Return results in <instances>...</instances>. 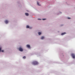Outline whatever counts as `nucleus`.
<instances>
[{"mask_svg":"<svg viewBox=\"0 0 75 75\" xmlns=\"http://www.w3.org/2000/svg\"><path fill=\"white\" fill-rule=\"evenodd\" d=\"M32 64L34 65H38V63L36 61H35L33 62Z\"/></svg>","mask_w":75,"mask_h":75,"instance_id":"obj_1","label":"nucleus"},{"mask_svg":"<svg viewBox=\"0 0 75 75\" xmlns=\"http://www.w3.org/2000/svg\"><path fill=\"white\" fill-rule=\"evenodd\" d=\"M71 56L74 59L75 58V54H71Z\"/></svg>","mask_w":75,"mask_h":75,"instance_id":"obj_2","label":"nucleus"},{"mask_svg":"<svg viewBox=\"0 0 75 75\" xmlns=\"http://www.w3.org/2000/svg\"><path fill=\"white\" fill-rule=\"evenodd\" d=\"M19 50L20 51H21V52H22L23 51V49H22L21 47H20L19 48Z\"/></svg>","mask_w":75,"mask_h":75,"instance_id":"obj_3","label":"nucleus"},{"mask_svg":"<svg viewBox=\"0 0 75 75\" xmlns=\"http://www.w3.org/2000/svg\"><path fill=\"white\" fill-rule=\"evenodd\" d=\"M26 46H27V47H28V48H30V45H27Z\"/></svg>","mask_w":75,"mask_h":75,"instance_id":"obj_4","label":"nucleus"},{"mask_svg":"<svg viewBox=\"0 0 75 75\" xmlns=\"http://www.w3.org/2000/svg\"><path fill=\"white\" fill-rule=\"evenodd\" d=\"M5 23L6 24H7L8 23V21L7 20H6L5 21Z\"/></svg>","mask_w":75,"mask_h":75,"instance_id":"obj_5","label":"nucleus"},{"mask_svg":"<svg viewBox=\"0 0 75 75\" xmlns=\"http://www.w3.org/2000/svg\"><path fill=\"white\" fill-rule=\"evenodd\" d=\"M66 34V33H62L61 35H65V34Z\"/></svg>","mask_w":75,"mask_h":75,"instance_id":"obj_6","label":"nucleus"},{"mask_svg":"<svg viewBox=\"0 0 75 75\" xmlns=\"http://www.w3.org/2000/svg\"><path fill=\"white\" fill-rule=\"evenodd\" d=\"M44 38V36H42L41 38V40H43Z\"/></svg>","mask_w":75,"mask_h":75,"instance_id":"obj_7","label":"nucleus"},{"mask_svg":"<svg viewBox=\"0 0 75 75\" xmlns=\"http://www.w3.org/2000/svg\"><path fill=\"white\" fill-rule=\"evenodd\" d=\"M25 15L26 16H28V13H25Z\"/></svg>","mask_w":75,"mask_h":75,"instance_id":"obj_8","label":"nucleus"},{"mask_svg":"<svg viewBox=\"0 0 75 75\" xmlns=\"http://www.w3.org/2000/svg\"><path fill=\"white\" fill-rule=\"evenodd\" d=\"M37 4L38 5V6H41V5L39 4V3L38 2H37Z\"/></svg>","mask_w":75,"mask_h":75,"instance_id":"obj_9","label":"nucleus"},{"mask_svg":"<svg viewBox=\"0 0 75 75\" xmlns=\"http://www.w3.org/2000/svg\"><path fill=\"white\" fill-rule=\"evenodd\" d=\"M29 27H29V26L28 25L26 26L27 28H29Z\"/></svg>","mask_w":75,"mask_h":75,"instance_id":"obj_10","label":"nucleus"},{"mask_svg":"<svg viewBox=\"0 0 75 75\" xmlns=\"http://www.w3.org/2000/svg\"><path fill=\"white\" fill-rule=\"evenodd\" d=\"M38 34L39 35H41V32H39L38 33Z\"/></svg>","mask_w":75,"mask_h":75,"instance_id":"obj_11","label":"nucleus"},{"mask_svg":"<svg viewBox=\"0 0 75 75\" xmlns=\"http://www.w3.org/2000/svg\"><path fill=\"white\" fill-rule=\"evenodd\" d=\"M25 56H24L23 57V59H25Z\"/></svg>","mask_w":75,"mask_h":75,"instance_id":"obj_12","label":"nucleus"},{"mask_svg":"<svg viewBox=\"0 0 75 75\" xmlns=\"http://www.w3.org/2000/svg\"><path fill=\"white\" fill-rule=\"evenodd\" d=\"M1 47H0V52L1 51Z\"/></svg>","mask_w":75,"mask_h":75,"instance_id":"obj_13","label":"nucleus"},{"mask_svg":"<svg viewBox=\"0 0 75 75\" xmlns=\"http://www.w3.org/2000/svg\"><path fill=\"white\" fill-rule=\"evenodd\" d=\"M42 20H46V18L42 19Z\"/></svg>","mask_w":75,"mask_h":75,"instance_id":"obj_14","label":"nucleus"},{"mask_svg":"<svg viewBox=\"0 0 75 75\" xmlns=\"http://www.w3.org/2000/svg\"><path fill=\"white\" fill-rule=\"evenodd\" d=\"M1 51L2 52H4V50H2Z\"/></svg>","mask_w":75,"mask_h":75,"instance_id":"obj_15","label":"nucleus"},{"mask_svg":"<svg viewBox=\"0 0 75 75\" xmlns=\"http://www.w3.org/2000/svg\"><path fill=\"white\" fill-rule=\"evenodd\" d=\"M67 18L68 19H71V18Z\"/></svg>","mask_w":75,"mask_h":75,"instance_id":"obj_16","label":"nucleus"},{"mask_svg":"<svg viewBox=\"0 0 75 75\" xmlns=\"http://www.w3.org/2000/svg\"><path fill=\"white\" fill-rule=\"evenodd\" d=\"M38 20H41V19H38Z\"/></svg>","mask_w":75,"mask_h":75,"instance_id":"obj_17","label":"nucleus"}]
</instances>
